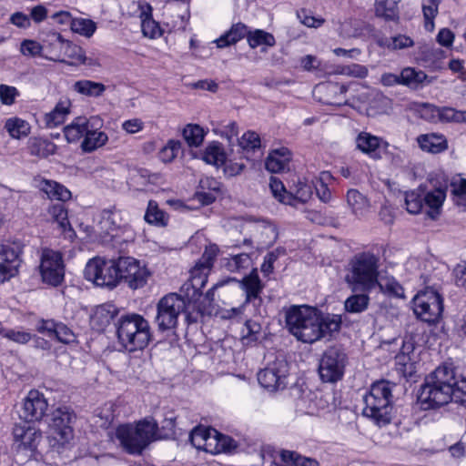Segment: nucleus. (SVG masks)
I'll use <instances>...</instances> for the list:
<instances>
[{
    "mask_svg": "<svg viewBox=\"0 0 466 466\" xmlns=\"http://www.w3.org/2000/svg\"><path fill=\"white\" fill-rule=\"evenodd\" d=\"M286 323L290 333L304 343H313L331 336L340 329L341 320L336 315H322L308 306H293L286 313Z\"/></svg>",
    "mask_w": 466,
    "mask_h": 466,
    "instance_id": "obj_1",
    "label": "nucleus"
},
{
    "mask_svg": "<svg viewBox=\"0 0 466 466\" xmlns=\"http://www.w3.org/2000/svg\"><path fill=\"white\" fill-rule=\"evenodd\" d=\"M424 410L432 409L455 401L466 407V390L458 385L453 370L438 367L428 375L418 396Z\"/></svg>",
    "mask_w": 466,
    "mask_h": 466,
    "instance_id": "obj_2",
    "label": "nucleus"
},
{
    "mask_svg": "<svg viewBox=\"0 0 466 466\" xmlns=\"http://www.w3.org/2000/svg\"><path fill=\"white\" fill-rule=\"evenodd\" d=\"M116 329L118 343L129 352L144 350L152 339L149 322L139 314L121 316L116 323Z\"/></svg>",
    "mask_w": 466,
    "mask_h": 466,
    "instance_id": "obj_3",
    "label": "nucleus"
},
{
    "mask_svg": "<svg viewBox=\"0 0 466 466\" xmlns=\"http://www.w3.org/2000/svg\"><path fill=\"white\" fill-rule=\"evenodd\" d=\"M380 258L370 252L355 255L349 263L345 281L352 291L370 292L379 285Z\"/></svg>",
    "mask_w": 466,
    "mask_h": 466,
    "instance_id": "obj_4",
    "label": "nucleus"
},
{
    "mask_svg": "<svg viewBox=\"0 0 466 466\" xmlns=\"http://www.w3.org/2000/svg\"><path fill=\"white\" fill-rule=\"evenodd\" d=\"M362 414L379 427L390 423L392 419V387L389 381L380 380L371 384L363 395Z\"/></svg>",
    "mask_w": 466,
    "mask_h": 466,
    "instance_id": "obj_5",
    "label": "nucleus"
},
{
    "mask_svg": "<svg viewBox=\"0 0 466 466\" xmlns=\"http://www.w3.org/2000/svg\"><path fill=\"white\" fill-rule=\"evenodd\" d=\"M157 428V421L147 417L135 425H120L116 429V436L126 451L140 454L151 441L156 440Z\"/></svg>",
    "mask_w": 466,
    "mask_h": 466,
    "instance_id": "obj_6",
    "label": "nucleus"
},
{
    "mask_svg": "<svg viewBox=\"0 0 466 466\" xmlns=\"http://www.w3.org/2000/svg\"><path fill=\"white\" fill-rule=\"evenodd\" d=\"M118 258L96 257L88 260L84 269L86 280L98 287L114 289L118 285Z\"/></svg>",
    "mask_w": 466,
    "mask_h": 466,
    "instance_id": "obj_7",
    "label": "nucleus"
},
{
    "mask_svg": "<svg viewBox=\"0 0 466 466\" xmlns=\"http://www.w3.org/2000/svg\"><path fill=\"white\" fill-rule=\"evenodd\" d=\"M186 309L185 299L177 294L169 293L159 299L157 305L156 322L158 329L165 331L175 329L178 316Z\"/></svg>",
    "mask_w": 466,
    "mask_h": 466,
    "instance_id": "obj_8",
    "label": "nucleus"
},
{
    "mask_svg": "<svg viewBox=\"0 0 466 466\" xmlns=\"http://www.w3.org/2000/svg\"><path fill=\"white\" fill-rule=\"evenodd\" d=\"M413 310L422 321L434 323L443 311L442 298L433 289L420 291L413 299Z\"/></svg>",
    "mask_w": 466,
    "mask_h": 466,
    "instance_id": "obj_9",
    "label": "nucleus"
},
{
    "mask_svg": "<svg viewBox=\"0 0 466 466\" xmlns=\"http://www.w3.org/2000/svg\"><path fill=\"white\" fill-rule=\"evenodd\" d=\"M118 283L124 280L132 289L143 288L151 275L145 264L132 257L118 258Z\"/></svg>",
    "mask_w": 466,
    "mask_h": 466,
    "instance_id": "obj_10",
    "label": "nucleus"
},
{
    "mask_svg": "<svg viewBox=\"0 0 466 466\" xmlns=\"http://www.w3.org/2000/svg\"><path fill=\"white\" fill-rule=\"evenodd\" d=\"M261 457L264 466H319L316 460L301 456L297 451L270 446L261 451Z\"/></svg>",
    "mask_w": 466,
    "mask_h": 466,
    "instance_id": "obj_11",
    "label": "nucleus"
},
{
    "mask_svg": "<svg viewBox=\"0 0 466 466\" xmlns=\"http://www.w3.org/2000/svg\"><path fill=\"white\" fill-rule=\"evenodd\" d=\"M346 354L337 347L329 348L322 355L319 373L324 382H336L342 379L346 366Z\"/></svg>",
    "mask_w": 466,
    "mask_h": 466,
    "instance_id": "obj_12",
    "label": "nucleus"
},
{
    "mask_svg": "<svg viewBox=\"0 0 466 466\" xmlns=\"http://www.w3.org/2000/svg\"><path fill=\"white\" fill-rule=\"evenodd\" d=\"M39 271L43 282L56 287L65 277V265L60 252L45 248L42 251Z\"/></svg>",
    "mask_w": 466,
    "mask_h": 466,
    "instance_id": "obj_13",
    "label": "nucleus"
},
{
    "mask_svg": "<svg viewBox=\"0 0 466 466\" xmlns=\"http://www.w3.org/2000/svg\"><path fill=\"white\" fill-rule=\"evenodd\" d=\"M289 364L283 359H276L258 373V383L269 391L286 388L289 375Z\"/></svg>",
    "mask_w": 466,
    "mask_h": 466,
    "instance_id": "obj_14",
    "label": "nucleus"
},
{
    "mask_svg": "<svg viewBox=\"0 0 466 466\" xmlns=\"http://www.w3.org/2000/svg\"><path fill=\"white\" fill-rule=\"evenodd\" d=\"M48 402L44 394L31 390L22 400L18 415L25 422H39L46 415Z\"/></svg>",
    "mask_w": 466,
    "mask_h": 466,
    "instance_id": "obj_15",
    "label": "nucleus"
},
{
    "mask_svg": "<svg viewBox=\"0 0 466 466\" xmlns=\"http://www.w3.org/2000/svg\"><path fill=\"white\" fill-rule=\"evenodd\" d=\"M238 284L245 293V305H252L254 308L253 316L262 317L265 314L261 298L264 284L260 280L257 269H253L248 275L245 276L238 281Z\"/></svg>",
    "mask_w": 466,
    "mask_h": 466,
    "instance_id": "obj_16",
    "label": "nucleus"
},
{
    "mask_svg": "<svg viewBox=\"0 0 466 466\" xmlns=\"http://www.w3.org/2000/svg\"><path fill=\"white\" fill-rule=\"evenodd\" d=\"M22 247L18 242L6 243L0 247V281L15 277L20 265Z\"/></svg>",
    "mask_w": 466,
    "mask_h": 466,
    "instance_id": "obj_17",
    "label": "nucleus"
},
{
    "mask_svg": "<svg viewBox=\"0 0 466 466\" xmlns=\"http://www.w3.org/2000/svg\"><path fill=\"white\" fill-rule=\"evenodd\" d=\"M14 446L17 451H34L36 450L42 433L33 426L16 423L13 428Z\"/></svg>",
    "mask_w": 466,
    "mask_h": 466,
    "instance_id": "obj_18",
    "label": "nucleus"
},
{
    "mask_svg": "<svg viewBox=\"0 0 466 466\" xmlns=\"http://www.w3.org/2000/svg\"><path fill=\"white\" fill-rule=\"evenodd\" d=\"M103 121L98 116H91L89 127L86 130L85 139L81 143V148L84 152H93L102 147L108 141L107 135L100 128Z\"/></svg>",
    "mask_w": 466,
    "mask_h": 466,
    "instance_id": "obj_19",
    "label": "nucleus"
},
{
    "mask_svg": "<svg viewBox=\"0 0 466 466\" xmlns=\"http://www.w3.org/2000/svg\"><path fill=\"white\" fill-rule=\"evenodd\" d=\"M35 188L42 192L50 200L66 201L71 198V192L61 183L36 176L33 179Z\"/></svg>",
    "mask_w": 466,
    "mask_h": 466,
    "instance_id": "obj_20",
    "label": "nucleus"
},
{
    "mask_svg": "<svg viewBox=\"0 0 466 466\" xmlns=\"http://www.w3.org/2000/svg\"><path fill=\"white\" fill-rule=\"evenodd\" d=\"M356 147L373 159H380L389 143L380 137L368 132H360L356 137Z\"/></svg>",
    "mask_w": 466,
    "mask_h": 466,
    "instance_id": "obj_21",
    "label": "nucleus"
},
{
    "mask_svg": "<svg viewBox=\"0 0 466 466\" xmlns=\"http://www.w3.org/2000/svg\"><path fill=\"white\" fill-rule=\"evenodd\" d=\"M71 101L68 98L60 99L55 107L44 116V123L47 128L62 125L71 113Z\"/></svg>",
    "mask_w": 466,
    "mask_h": 466,
    "instance_id": "obj_22",
    "label": "nucleus"
},
{
    "mask_svg": "<svg viewBox=\"0 0 466 466\" xmlns=\"http://www.w3.org/2000/svg\"><path fill=\"white\" fill-rule=\"evenodd\" d=\"M291 152L287 147L273 150L266 159V169L271 173L283 172L289 169Z\"/></svg>",
    "mask_w": 466,
    "mask_h": 466,
    "instance_id": "obj_23",
    "label": "nucleus"
},
{
    "mask_svg": "<svg viewBox=\"0 0 466 466\" xmlns=\"http://www.w3.org/2000/svg\"><path fill=\"white\" fill-rule=\"evenodd\" d=\"M346 201L350 212L357 218H363L370 212V200L358 189H349L346 194Z\"/></svg>",
    "mask_w": 466,
    "mask_h": 466,
    "instance_id": "obj_24",
    "label": "nucleus"
},
{
    "mask_svg": "<svg viewBox=\"0 0 466 466\" xmlns=\"http://www.w3.org/2000/svg\"><path fill=\"white\" fill-rule=\"evenodd\" d=\"M417 142L422 151L431 154H439L448 148L446 137L436 133L420 135Z\"/></svg>",
    "mask_w": 466,
    "mask_h": 466,
    "instance_id": "obj_25",
    "label": "nucleus"
},
{
    "mask_svg": "<svg viewBox=\"0 0 466 466\" xmlns=\"http://www.w3.org/2000/svg\"><path fill=\"white\" fill-rule=\"evenodd\" d=\"M400 0H375L374 13L379 18L386 22H398L400 20L399 3Z\"/></svg>",
    "mask_w": 466,
    "mask_h": 466,
    "instance_id": "obj_26",
    "label": "nucleus"
},
{
    "mask_svg": "<svg viewBox=\"0 0 466 466\" xmlns=\"http://www.w3.org/2000/svg\"><path fill=\"white\" fill-rule=\"evenodd\" d=\"M90 118L86 116H77L63 129L64 136L67 142L76 143L80 139H85L86 130L89 127Z\"/></svg>",
    "mask_w": 466,
    "mask_h": 466,
    "instance_id": "obj_27",
    "label": "nucleus"
},
{
    "mask_svg": "<svg viewBox=\"0 0 466 466\" xmlns=\"http://www.w3.org/2000/svg\"><path fill=\"white\" fill-rule=\"evenodd\" d=\"M140 17L141 30L145 36L154 39L162 35L163 31L159 24L152 18V7L149 5L142 6Z\"/></svg>",
    "mask_w": 466,
    "mask_h": 466,
    "instance_id": "obj_28",
    "label": "nucleus"
},
{
    "mask_svg": "<svg viewBox=\"0 0 466 466\" xmlns=\"http://www.w3.org/2000/svg\"><path fill=\"white\" fill-rule=\"evenodd\" d=\"M74 438L73 427L49 429L47 440L49 446L56 451L66 447Z\"/></svg>",
    "mask_w": 466,
    "mask_h": 466,
    "instance_id": "obj_29",
    "label": "nucleus"
},
{
    "mask_svg": "<svg viewBox=\"0 0 466 466\" xmlns=\"http://www.w3.org/2000/svg\"><path fill=\"white\" fill-rule=\"evenodd\" d=\"M445 198L446 193L441 188H436L427 193L423 192V201L429 208L427 214L431 218L435 219L438 218Z\"/></svg>",
    "mask_w": 466,
    "mask_h": 466,
    "instance_id": "obj_30",
    "label": "nucleus"
},
{
    "mask_svg": "<svg viewBox=\"0 0 466 466\" xmlns=\"http://www.w3.org/2000/svg\"><path fill=\"white\" fill-rule=\"evenodd\" d=\"M66 42L67 40L64 39L59 33H50L44 41L43 49H46L50 54L49 59L62 61V53Z\"/></svg>",
    "mask_w": 466,
    "mask_h": 466,
    "instance_id": "obj_31",
    "label": "nucleus"
},
{
    "mask_svg": "<svg viewBox=\"0 0 466 466\" xmlns=\"http://www.w3.org/2000/svg\"><path fill=\"white\" fill-rule=\"evenodd\" d=\"M248 34V27L241 23L232 25V27L223 34L220 37L215 40L218 48H224L236 44L240 39L246 37Z\"/></svg>",
    "mask_w": 466,
    "mask_h": 466,
    "instance_id": "obj_32",
    "label": "nucleus"
},
{
    "mask_svg": "<svg viewBox=\"0 0 466 466\" xmlns=\"http://www.w3.org/2000/svg\"><path fill=\"white\" fill-rule=\"evenodd\" d=\"M312 196L311 187L308 184L299 182L294 192L284 194L281 203L297 207L298 204L308 202Z\"/></svg>",
    "mask_w": 466,
    "mask_h": 466,
    "instance_id": "obj_33",
    "label": "nucleus"
},
{
    "mask_svg": "<svg viewBox=\"0 0 466 466\" xmlns=\"http://www.w3.org/2000/svg\"><path fill=\"white\" fill-rule=\"evenodd\" d=\"M210 270L211 268L208 266L202 265L199 262L190 270L189 283L186 284V286L192 288V296H196L205 287Z\"/></svg>",
    "mask_w": 466,
    "mask_h": 466,
    "instance_id": "obj_34",
    "label": "nucleus"
},
{
    "mask_svg": "<svg viewBox=\"0 0 466 466\" xmlns=\"http://www.w3.org/2000/svg\"><path fill=\"white\" fill-rule=\"evenodd\" d=\"M101 228L108 233L125 228L127 223L123 218V213L118 209L104 210L102 213Z\"/></svg>",
    "mask_w": 466,
    "mask_h": 466,
    "instance_id": "obj_35",
    "label": "nucleus"
},
{
    "mask_svg": "<svg viewBox=\"0 0 466 466\" xmlns=\"http://www.w3.org/2000/svg\"><path fill=\"white\" fill-rule=\"evenodd\" d=\"M400 82L403 86L416 89L431 81L428 79V76L423 71L406 67L400 73Z\"/></svg>",
    "mask_w": 466,
    "mask_h": 466,
    "instance_id": "obj_36",
    "label": "nucleus"
},
{
    "mask_svg": "<svg viewBox=\"0 0 466 466\" xmlns=\"http://www.w3.org/2000/svg\"><path fill=\"white\" fill-rule=\"evenodd\" d=\"M5 129L11 137L20 139L25 137L30 134V124L17 116L7 118L5 123Z\"/></svg>",
    "mask_w": 466,
    "mask_h": 466,
    "instance_id": "obj_37",
    "label": "nucleus"
},
{
    "mask_svg": "<svg viewBox=\"0 0 466 466\" xmlns=\"http://www.w3.org/2000/svg\"><path fill=\"white\" fill-rule=\"evenodd\" d=\"M76 415L69 408L59 407L52 412L49 429L73 427Z\"/></svg>",
    "mask_w": 466,
    "mask_h": 466,
    "instance_id": "obj_38",
    "label": "nucleus"
},
{
    "mask_svg": "<svg viewBox=\"0 0 466 466\" xmlns=\"http://www.w3.org/2000/svg\"><path fill=\"white\" fill-rule=\"evenodd\" d=\"M144 218L148 224L157 227H165L168 221V217L158 208L157 203L154 200L148 202Z\"/></svg>",
    "mask_w": 466,
    "mask_h": 466,
    "instance_id": "obj_39",
    "label": "nucleus"
},
{
    "mask_svg": "<svg viewBox=\"0 0 466 466\" xmlns=\"http://www.w3.org/2000/svg\"><path fill=\"white\" fill-rule=\"evenodd\" d=\"M247 41L251 48L260 46H273L276 43L273 35L261 29L248 30Z\"/></svg>",
    "mask_w": 466,
    "mask_h": 466,
    "instance_id": "obj_40",
    "label": "nucleus"
},
{
    "mask_svg": "<svg viewBox=\"0 0 466 466\" xmlns=\"http://www.w3.org/2000/svg\"><path fill=\"white\" fill-rule=\"evenodd\" d=\"M226 153L222 146L218 142H213L208 145L204 153L202 159L208 163L216 167H221L225 163Z\"/></svg>",
    "mask_w": 466,
    "mask_h": 466,
    "instance_id": "obj_41",
    "label": "nucleus"
},
{
    "mask_svg": "<svg viewBox=\"0 0 466 466\" xmlns=\"http://www.w3.org/2000/svg\"><path fill=\"white\" fill-rule=\"evenodd\" d=\"M409 109L429 122H437L438 106L429 103L411 102Z\"/></svg>",
    "mask_w": 466,
    "mask_h": 466,
    "instance_id": "obj_42",
    "label": "nucleus"
},
{
    "mask_svg": "<svg viewBox=\"0 0 466 466\" xmlns=\"http://www.w3.org/2000/svg\"><path fill=\"white\" fill-rule=\"evenodd\" d=\"M74 89L82 95L97 97L103 95L106 86L90 80H80L75 83Z\"/></svg>",
    "mask_w": 466,
    "mask_h": 466,
    "instance_id": "obj_43",
    "label": "nucleus"
},
{
    "mask_svg": "<svg viewBox=\"0 0 466 466\" xmlns=\"http://www.w3.org/2000/svg\"><path fill=\"white\" fill-rule=\"evenodd\" d=\"M370 297L367 294H354L344 302V309L349 313H361L368 309Z\"/></svg>",
    "mask_w": 466,
    "mask_h": 466,
    "instance_id": "obj_44",
    "label": "nucleus"
},
{
    "mask_svg": "<svg viewBox=\"0 0 466 466\" xmlns=\"http://www.w3.org/2000/svg\"><path fill=\"white\" fill-rule=\"evenodd\" d=\"M440 3V0H422L421 7L427 30L432 31L434 28V18L438 15Z\"/></svg>",
    "mask_w": 466,
    "mask_h": 466,
    "instance_id": "obj_45",
    "label": "nucleus"
},
{
    "mask_svg": "<svg viewBox=\"0 0 466 466\" xmlns=\"http://www.w3.org/2000/svg\"><path fill=\"white\" fill-rule=\"evenodd\" d=\"M205 133L198 125H187L183 130V137L189 147H199L204 140Z\"/></svg>",
    "mask_w": 466,
    "mask_h": 466,
    "instance_id": "obj_46",
    "label": "nucleus"
},
{
    "mask_svg": "<svg viewBox=\"0 0 466 466\" xmlns=\"http://www.w3.org/2000/svg\"><path fill=\"white\" fill-rule=\"evenodd\" d=\"M71 30L80 35L91 37L96 30V24L91 19L77 17L72 21Z\"/></svg>",
    "mask_w": 466,
    "mask_h": 466,
    "instance_id": "obj_47",
    "label": "nucleus"
},
{
    "mask_svg": "<svg viewBox=\"0 0 466 466\" xmlns=\"http://www.w3.org/2000/svg\"><path fill=\"white\" fill-rule=\"evenodd\" d=\"M380 46L390 50H400L413 46L414 41L409 35L399 34L380 41Z\"/></svg>",
    "mask_w": 466,
    "mask_h": 466,
    "instance_id": "obj_48",
    "label": "nucleus"
},
{
    "mask_svg": "<svg viewBox=\"0 0 466 466\" xmlns=\"http://www.w3.org/2000/svg\"><path fill=\"white\" fill-rule=\"evenodd\" d=\"M423 191L420 189L405 194L406 209L410 214H418L423 208Z\"/></svg>",
    "mask_w": 466,
    "mask_h": 466,
    "instance_id": "obj_49",
    "label": "nucleus"
},
{
    "mask_svg": "<svg viewBox=\"0 0 466 466\" xmlns=\"http://www.w3.org/2000/svg\"><path fill=\"white\" fill-rule=\"evenodd\" d=\"M116 309L113 304H103L96 308L93 316V321H97L101 326H106L116 315Z\"/></svg>",
    "mask_w": 466,
    "mask_h": 466,
    "instance_id": "obj_50",
    "label": "nucleus"
},
{
    "mask_svg": "<svg viewBox=\"0 0 466 466\" xmlns=\"http://www.w3.org/2000/svg\"><path fill=\"white\" fill-rule=\"evenodd\" d=\"M466 121V112L457 111L452 107H438L437 122Z\"/></svg>",
    "mask_w": 466,
    "mask_h": 466,
    "instance_id": "obj_51",
    "label": "nucleus"
},
{
    "mask_svg": "<svg viewBox=\"0 0 466 466\" xmlns=\"http://www.w3.org/2000/svg\"><path fill=\"white\" fill-rule=\"evenodd\" d=\"M47 212L53 221L56 222L61 228L66 229L67 227H70L67 210L63 204L51 205Z\"/></svg>",
    "mask_w": 466,
    "mask_h": 466,
    "instance_id": "obj_52",
    "label": "nucleus"
},
{
    "mask_svg": "<svg viewBox=\"0 0 466 466\" xmlns=\"http://www.w3.org/2000/svg\"><path fill=\"white\" fill-rule=\"evenodd\" d=\"M261 335V325L256 320L248 319L242 330V339L245 343L258 341Z\"/></svg>",
    "mask_w": 466,
    "mask_h": 466,
    "instance_id": "obj_53",
    "label": "nucleus"
},
{
    "mask_svg": "<svg viewBox=\"0 0 466 466\" xmlns=\"http://www.w3.org/2000/svg\"><path fill=\"white\" fill-rule=\"evenodd\" d=\"M20 92L15 86L0 84V102L4 106H13Z\"/></svg>",
    "mask_w": 466,
    "mask_h": 466,
    "instance_id": "obj_54",
    "label": "nucleus"
},
{
    "mask_svg": "<svg viewBox=\"0 0 466 466\" xmlns=\"http://www.w3.org/2000/svg\"><path fill=\"white\" fill-rule=\"evenodd\" d=\"M359 23L355 19H346L339 24L338 27L339 35L343 38H350L359 35L360 28Z\"/></svg>",
    "mask_w": 466,
    "mask_h": 466,
    "instance_id": "obj_55",
    "label": "nucleus"
},
{
    "mask_svg": "<svg viewBox=\"0 0 466 466\" xmlns=\"http://www.w3.org/2000/svg\"><path fill=\"white\" fill-rule=\"evenodd\" d=\"M181 149L180 142L169 140L159 152V157L163 162H171L176 158Z\"/></svg>",
    "mask_w": 466,
    "mask_h": 466,
    "instance_id": "obj_56",
    "label": "nucleus"
},
{
    "mask_svg": "<svg viewBox=\"0 0 466 466\" xmlns=\"http://www.w3.org/2000/svg\"><path fill=\"white\" fill-rule=\"evenodd\" d=\"M239 146L244 150H255L260 147L259 136L253 131H248L238 140Z\"/></svg>",
    "mask_w": 466,
    "mask_h": 466,
    "instance_id": "obj_57",
    "label": "nucleus"
},
{
    "mask_svg": "<svg viewBox=\"0 0 466 466\" xmlns=\"http://www.w3.org/2000/svg\"><path fill=\"white\" fill-rule=\"evenodd\" d=\"M209 431L210 429L205 427H196L193 429L189 435L191 444L198 450H203Z\"/></svg>",
    "mask_w": 466,
    "mask_h": 466,
    "instance_id": "obj_58",
    "label": "nucleus"
},
{
    "mask_svg": "<svg viewBox=\"0 0 466 466\" xmlns=\"http://www.w3.org/2000/svg\"><path fill=\"white\" fill-rule=\"evenodd\" d=\"M250 264V257L247 253H241L231 257L227 263V267L230 271H239L248 268Z\"/></svg>",
    "mask_w": 466,
    "mask_h": 466,
    "instance_id": "obj_59",
    "label": "nucleus"
},
{
    "mask_svg": "<svg viewBox=\"0 0 466 466\" xmlns=\"http://www.w3.org/2000/svg\"><path fill=\"white\" fill-rule=\"evenodd\" d=\"M377 288H380L382 292H386L395 297H404L402 287L394 279H387L385 281L379 280Z\"/></svg>",
    "mask_w": 466,
    "mask_h": 466,
    "instance_id": "obj_60",
    "label": "nucleus"
},
{
    "mask_svg": "<svg viewBox=\"0 0 466 466\" xmlns=\"http://www.w3.org/2000/svg\"><path fill=\"white\" fill-rule=\"evenodd\" d=\"M4 338L19 344H25L32 339L30 332L20 329H5L1 331Z\"/></svg>",
    "mask_w": 466,
    "mask_h": 466,
    "instance_id": "obj_61",
    "label": "nucleus"
},
{
    "mask_svg": "<svg viewBox=\"0 0 466 466\" xmlns=\"http://www.w3.org/2000/svg\"><path fill=\"white\" fill-rule=\"evenodd\" d=\"M54 335L58 341L64 344H70L76 341V335L73 330L62 322H58Z\"/></svg>",
    "mask_w": 466,
    "mask_h": 466,
    "instance_id": "obj_62",
    "label": "nucleus"
},
{
    "mask_svg": "<svg viewBox=\"0 0 466 466\" xmlns=\"http://www.w3.org/2000/svg\"><path fill=\"white\" fill-rule=\"evenodd\" d=\"M63 55L66 56L67 57L76 59L78 63H86V57L85 56L84 50L70 41L66 42L65 49L62 53V56Z\"/></svg>",
    "mask_w": 466,
    "mask_h": 466,
    "instance_id": "obj_63",
    "label": "nucleus"
},
{
    "mask_svg": "<svg viewBox=\"0 0 466 466\" xmlns=\"http://www.w3.org/2000/svg\"><path fill=\"white\" fill-rule=\"evenodd\" d=\"M451 192L458 197L457 203L466 204V178H461L451 183Z\"/></svg>",
    "mask_w": 466,
    "mask_h": 466,
    "instance_id": "obj_64",
    "label": "nucleus"
}]
</instances>
